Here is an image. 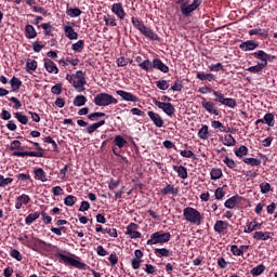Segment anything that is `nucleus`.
I'll list each match as a JSON object with an SVG mask.
<instances>
[{
    "label": "nucleus",
    "mask_w": 277,
    "mask_h": 277,
    "mask_svg": "<svg viewBox=\"0 0 277 277\" xmlns=\"http://www.w3.org/2000/svg\"><path fill=\"white\" fill-rule=\"evenodd\" d=\"M212 95L214 96L213 101H207V98L201 96V107L208 114H212L213 116H220V109H217V103L220 105H225V107H229L230 109H235L237 107V101L233 97L224 96L222 91L214 90Z\"/></svg>",
    "instance_id": "nucleus-1"
},
{
    "label": "nucleus",
    "mask_w": 277,
    "mask_h": 277,
    "mask_svg": "<svg viewBox=\"0 0 277 277\" xmlns=\"http://www.w3.org/2000/svg\"><path fill=\"white\" fill-rule=\"evenodd\" d=\"M138 68L145 70V72H153V70H160V72L168 74L170 72V67L163 63L160 58L144 60L141 64H138Z\"/></svg>",
    "instance_id": "nucleus-2"
},
{
    "label": "nucleus",
    "mask_w": 277,
    "mask_h": 277,
    "mask_svg": "<svg viewBox=\"0 0 277 277\" xmlns=\"http://www.w3.org/2000/svg\"><path fill=\"white\" fill-rule=\"evenodd\" d=\"M131 23L133 27L137 29V31H140V34H142V36H144L148 40H153V41L159 40V35H157V32H155L153 28L144 25V23L140 18L132 16Z\"/></svg>",
    "instance_id": "nucleus-3"
},
{
    "label": "nucleus",
    "mask_w": 277,
    "mask_h": 277,
    "mask_svg": "<svg viewBox=\"0 0 277 277\" xmlns=\"http://www.w3.org/2000/svg\"><path fill=\"white\" fill-rule=\"evenodd\" d=\"M183 215L186 222L194 224L195 226H200L205 222V215L195 208L187 207L183 210Z\"/></svg>",
    "instance_id": "nucleus-4"
},
{
    "label": "nucleus",
    "mask_w": 277,
    "mask_h": 277,
    "mask_svg": "<svg viewBox=\"0 0 277 277\" xmlns=\"http://www.w3.org/2000/svg\"><path fill=\"white\" fill-rule=\"evenodd\" d=\"M96 107H109V105H118V100L114 95L108 93H98L93 100Z\"/></svg>",
    "instance_id": "nucleus-5"
},
{
    "label": "nucleus",
    "mask_w": 277,
    "mask_h": 277,
    "mask_svg": "<svg viewBox=\"0 0 277 277\" xmlns=\"http://www.w3.org/2000/svg\"><path fill=\"white\" fill-rule=\"evenodd\" d=\"M172 239L170 233L163 230L153 233L150 238L147 240V246H157V243H168Z\"/></svg>",
    "instance_id": "nucleus-6"
},
{
    "label": "nucleus",
    "mask_w": 277,
    "mask_h": 277,
    "mask_svg": "<svg viewBox=\"0 0 277 277\" xmlns=\"http://www.w3.org/2000/svg\"><path fill=\"white\" fill-rule=\"evenodd\" d=\"M200 5H202V0H193L190 4L188 1H186L181 4L180 10L185 18H189V16H192V13L196 12V10Z\"/></svg>",
    "instance_id": "nucleus-7"
},
{
    "label": "nucleus",
    "mask_w": 277,
    "mask_h": 277,
    "mask_svg": "<svg viewBox=\"0 0 277 277\" xmlns=\"http://www.w3.org/2000/svg\"><path fill=\"white\" fill-rule=\"evenodd\" d=\"M55 256H57L61 261H63V263H66L67 265H71V267H76V269H87L88 268V264L76 260L74 258H70L68 255H65L64 253H55Z\"/></svg>",
    "instance_id": "nucleus-8"
},
{
    "label": "nucleus",
    "mask_w": 277,
    "mask_h": 277,
    "mask_svg": "<svg viewBox=\"0 0 277 277\" xmlns=\"http://www.w3.org/2000/svg\"><path fill=\"white\" fill-rule=\"evenodd\" d=\"M74 80L75 90H78V92H83V90H85L84 85L88 83V81H85V72L83 70L76 71V75H74Z\"/></svg>",
    "instance_id": "nucleus-9"
},
{
    "label": "nucleus",
    "mask_w": 277,
    "mask_h": 277,
    "mask_svg": "<svg viewBox=\"0 0 277 277\" xmlns=\"http://www.w3.org/2000/svg\"><path fill=\"white\" fill-rule=\"evenodd\" d=\"M153 103L158 109H162V111H164V114L170 118H172L176 111V108H174V105H172L170 102H159L158 100L154 98Z\"/></svg>",
    "instance_id": "nucleus-10"
},
{
    "label": "nucleus",
    "mask_w": 277,
    "mask_h": 277,
    "mask_svg": "<svg viewBox=\"0 0 277 277\" xmlns=\"http://www.w3.org/2000/svg\"><path fill=\"white\" fill-rule=\"evenodd\" d=\"M47 246V241L32 237L30 240V243H26V248H30V250H34V252H40Z\"/></svg>",
    "instance_id": "nucleus-11"
},
{
    "label": "nucleus",
    "mask_w": 277,
    "mask_h": 277,
    "mask_svg": "<svg viewBox=\"0 0 277 277\" xmlns=\"http://www.w3.org/2000/svg\"><path fill=\"white\" fill-rule=\"evenodd\" d=\"M116 94L122 98V101H126L127 103H138L140 97H137L135 94L122 90H117Z\"/></svg>",
    "instance_id": "nucleus-12"
},
{
    "label": "nucleus",
    "mask_w": 277,
    "mask_h": 277,
    "mask_svg": "<svg viewBox=\"0 0 277 277\" xmlns=\"http://www.w3.org/2000/svg\"><path fill=\"white\" fill-rule=\"evenodd\" d=\"M111 12L119 18V21H124V16H127V12H124V6L122 2H117L111 5Z\"/></svg>",
    "instance_id": "nucleus-13"
},
{
    "label": "nucleus",
    "mask_w": 277,
    "mask_h": 277,
    "mask_svg": "<svg viewBox=\"0 0 277 277\" xmlns=\"http://www.w3.org/2000/svg\"><path fill=\"white\" fill-rule=\"evenodd\" d=\"M267 124L268 127H274L276 124V119L274 117V113H267L264 115L263 119H258L255 121V124Z\"/></svg>",
    "instance_id": "nucleus-14"
},
{
    "label": "nucleus",
    "mask_w": 277,
    "mask_h": 277,
    "mask_svg": "<svg viewBox=\"0 0 277 277\" xmlns=\"http://www.w3.org/2000/svg\"><path fill=\"white\" fill-rule=\"evenodd\" d=\"M147 116L150 118L151 122H154L155 127H157L158 129H161V127H163V118H161V115L149 110L147 111Z\"/></svg>",
    "instance_id": "nucleus-15"
},
{
    "label": "nucleus",
    "mask_w": 277,
    "mask_h": 277,
    "mask_svg": "<svg viewBox=\"0 0 277 277\" xmlns=\"http://www.w3.org/2000/svg\"><path fill=\"white\" fill-rule=\"evenodd\" d=\"M228 226V221H216L214 224V233H217L219 235H226Z\"/></svg>",
    "instance_id": "nucleus-16"
},
{
    "label": "nucleus",
    "mask_w": 277,
    "mask_h": 277,
    "mask_svg": "<svg viewBox=\"0 0 277 277\" xmlns=\"http://www.w3.org/2000/svg\"><path fill=\"white\" fill-rule=\"evenodd\" d=\"M44 68L50 75H57L60 72L57 65L50 58L44 60Z\"/></svg>",
    "instance_id": "nucleus-17"
},
{
    "label": "nucleus",
    "mask_w": 277,
    "mask_h": 277,
    "mask_svg": "<svg viewBox=\"0 0 277 277\" xmlns=\"http://www.w3.org/2000/svg\"><path fill=\"white\" fill-rule=\"evenodd\" d=\"M261 226H263V223H259L256 221H248L247 225L243 229V233H254V230H261Z\"/></svg>",
    "instance_id": "nucleus-18"
},
{
    "label": "nucleus",
    "mask_w": 277,
    "mask_h": 277,
    "mask_svg": "<svg viewBox=\"0 0 277 277\" xmlns=\"http://www.w3.org/2000/svg\"><path fill=\"white\" fill-rule=\"evenodd\" d=\"M239 202H241V196L236 195V196H233V197L228 198L224 202V207L226 209H235L237 207V205H239Z\"/></svg>",
    "instance_id": "nucleus-19"
},
{
    "label": "nucleus",
    "mask_w": 277,
    "mask_h": 277,
    "mask_svg": "<svg viewBox=\"0 0 277 277\" xmlns=\"http://www.w3.org/2000/svg\"><path fill=\"white\" fill-rule=\"evenodd\" d=\"M13 157H44L42 151H14Z\"/></svg>",
    "instance_id": "nucleus-20"
},
{
    "label": "nucleus",
    "mask_w": 277,
    "mask_h": 277,
    "mask_svg": "<svg viewBox=\"0 0 277 277\" xmlns=\"http://www.w3.org/2000/svg\"><path fill=\"white\" fill-rule=\"evenodd\" d=\"M251 55L253 57H258V60L262 61V63H260V64H265V67L267 66V60H269V57H272L271 54L265 53V51H263V50L253 52Z\"/></svg>",
    "instance_id": "nucleus-21"
},
{
    "label": "nucleus",
    "mask_w": 277,
    "mask_h": 277,
    "mask_svg": "<svg viewBox=\"0 0 277 277\" xmlns=\"http://www.w3.org/2000/svg\"><path fill=\"white\" fill-rule=\"evenodd\" d=\"M64 32L65 37L68 38V40H77L79 38V34L75 31V28H72V26H64Z\"/></svg>",
    "instance_id": "nucleus-22"
},
{
    "label": "nucleus",
    "mask_w": 277,
    "mask_h": 277,
    "mask_svg": "<svg viewBox=\"0 0 277 277\" xmlns=\"http://www.w3.org/2000/svg\"><path fill=\"white\" fill-rule=\"evenodd\" d=\"M253 239H255V241H267L268 239H272V233H269V232H254Z\"/></svg>",
    "instance_id": "nucleus-23"
},
{
    "label": "nucleus",
    "mask_w": 277,
    "mask_h": 277,
    "mask_svg": "<svg viewBox=\"0 0 277 277\" xmlns=\"http://www.w3.org/2000/svg\"><path fill=\"white\" fill-rule=\"evenodd\" d=\"M258 48H259V43L252 40L245 41L239 45V49H241V51H254V49H258Z\"/></svg>",
    "instance_id": "nucleus-24"
},
{
    "label": "nucleus",
    "mask_w": 277,
    "mask_h": 277,
    "mask_svg": "<svg viewBox=\"0 0 277 277\" xmlns=\"http://www.w3.org/2000/svg\"><path fill=\"white\" fill-rule=\"evenodd\" d=\"M160 194L162 196H168V194H172V196H179V188L174 187V185L167 184V186L160 190Z\"/></svg>",
    "instance_id": "nucleus-25"
},
{
    "label": "nucleus",
    "mask_w": 277,
    "mask_h": 277,
    "mask_svg": "<svg viewBox=\"0 0 277 277\" xmlns=\"http://www.w3.org/2000/svg\"><path fill=\"white\" fill-rule=\"evenodd\" d=\"M154 253L156 254V256H158V259H168L169 256H172V251H170V249L167 248H156L154 249Z\"/></svg>",
    "instance_id": "nucleus-26"
},
{
    "label": "nucleus",
    "mask_w": 277,
    "mask_h": 277,
    "mask_svg": "<svg viewBox=\"0 0 277 277\" xmlns=\"http://www.w3.org/2000/svg\"><path fill=\"white\" fill-rule=\"evenodd\" d=\"M173 170H174V172L177 173V176L180 179H183V181H185V179L189 177V174L187 173V169L183 166H173Z\"/></svg>",
    "instance_id": "nucleus-27"
},
{
    "label": "nucleus",
    "mask_w": 277,
    "mask_h": 277,
    "mask_svg": "<svg viewBox=\"0 0 277 277\" xmlns=\"http://www.w3.org/2000/svg\"><path fill=\"white\" fill-rule=\"evenodd\" d=\"M37 36H38V32L36 31V28L31 24L26 25L25 37L28 40H34V38H36Z\"/></svg>",
    "instance_id": "nucleus-28"
},
{
    "label": "nucleus",
    "mask_w": 277,
    "mask_h": 277,
    "mask_svg": "<svg viewBox=\"0 0 277 277\" xmlns=\"http://www.w3.org/2000/svg\"><path fill=\"white\" fill-rule=\"evenodd\" d=\"M196 79H199V81H215V75L213 74H205V71H198L196 74Z\"/></svg>",
    "instance_id": "nucleus-29"
},
{
    "label": "nucleus",
    "mask_w": 277,
    "mask_h": 277,
    "mask_svg": "<svg viewBox=\"0 0 277 277\" xmlns=\"http://www.w3.org/2000/svg\"><path fill=\"white\" fill-rule=\"evenodd\" d=\"M220 141L223 143L224 146H235V144H237V141L230 134H225L224 136H221Z\"/></svg>",
    "instance_id": "nucleus-30"
},
{
    "label": "nucleus",
    "mask_w": 277,
    "mask_h": 277,
    "mask_svg": "<svg viewBox=\"0 0 277 277\" xmlns=\"http://www.w3.org/2000/svg\"><path fill=\"white\" fill-rule=\"evenodd\" d=\"M35 179H37V181H41L42 183H47V181H49V179H47V172H44V169L42 168L35 170Z\"/></svg>",
    "instance_id": "nucleus-31"
},
{
    "label": "nucleus",
    "mask_w": 277,
    "mask_h": 277,
    "mask_svg": "<svg viewBox=\"0 0 277 277\" xmlns=\"http://www.w3.org/2000/svg\"><path fill=\"white\" fill-rule=\"evenodd\" d=\"M11 83V88H12V92H18V90H21V85H23V81H21V79L13 77L10 80Z\"/></svg>",
    "instance_id": "nucleus-32"
},
{
    "label": "nucleus",
    "mask_w": 277,
    "mask_h": 277,
    "mask_svg": "<svg viewBox=\"0 0 277 277\" xmlns=\"http://www.w3.org/2000/svg\"><path fill=\"white\" fill-rule=\"evenodd\" d=\"M40 217V212L30 213L25 219V224L27 226H31L32 223L36 222Z\"/></svg>",
    "instance_id": "nucleus-33"
},
{
    "label": "nucleus",
    "mask_w": 277,
    "mask_h": 277,
    "mask_svg": "<svg viewBox=\"0 0 277 277\" xmlns=\"http://www.w3.org/2000/svg\"><path fill=\"white\" fill-rule=\"evenodd\" d=\"M85 103H88V97H85V95H77L74 98L75 107H83V105H85Z\"/></svg>",
    "instance_id": "nucleus-34"
},
{
    "label": "nucleus",
    "mask_w": 277,
    "mask_h": 277,
    "mask_svg": "<svg viewBox=\"0 0 277 277\" xmlns=\"http://www.w3.org/2000/svg\"><path fill=\"white\" fill-rule=\"evenodd\" d=\"M197 135L199 140H209V126H202Z\"/></svg>",
    "instance_id": "nucleus-35"
},
{
    "label": "nucleus",
    "mask_w": 277,
    "mask_h": 277,
    "mask_svg": "<svg viewBox=\"0 0 277 277\" xmlns=\"http://www.w3.org/2000/svg\"><path fill=\"white\" fill-rule=\"evenodd\" d=\"M104 22L107 27H118V23L116 22V16L114 15H105Z\"/></svg>",
    "instance_id": "nucleus-36"
},
{
    "label": "nucleus",
    "mask_w": 277,
    "mask_h": 277,
    "mask_svg": "<svg viewBox=\"0 0 277 277\" xmlns=\"http://www.w3.org/2000/svg\"><path fill=\"white\" fill-rule=\"evenodd\" d=\"M66 14L67 16H70V18H77V16H81L82 11L79 8H70L66 10Z\"/></svg>",
    "instance_id": "nucleus-37"
},
{
    "label": "nucleus",
    "mask_w": 277,
    "mask_h": 277,
    "mask_svg": "<svg viewBox=\"0 0 277 277\" xmlns=\"http://www.w3.org/2000/svg\"><path fill=\"white\" fill-rule=\"evenodd\" d=\"M114 144H115V146H118L119 148H124V146H127L128 142H127V140H124V137L122 135H117L114 138Z\"/></svg>",
    "instance_id": "nucleus-38"
},
{
    "label": "nucleus",
    "mask_w": 277,
    "mask_h": 277,
    "mask_svg": "<svg viewBox=\"0 0 277 277\" xmlns=\"http://www.w3.org/2000/svg\"><path fill=\"white\" fill-rule=\"evenodd\" d=\"M38 27H41V29H43L44 36H53V26L51 25V23H43Z\"/></svg>",
    "instance_id": "nucleus-39"
},
{
    "label": "nucleus",
    "mask_w": 277,
    "mask_h": 277,
    "mask_svg": "<svg viewBox=\"0 0 277 277\" xmlns=\"http://www.w3.org/2000/svg\"><path fill=\"white\" fill-rule=\"evenodd\" d=\"M264 68H265V64L259 63V64L255 65V66H251V67L247 68V70H248L249 72H252L253 75H256V74H259V72H263V69H264Z\"/></svg>",
    "instance_id": "nucleus-40"
},
{
    "label": "nucleus",
    "mask_w": 277,
    "mask_h": 277,
    "mask_svg": "<svg viewBox=\"0 0 277 277\" xmlns=\"http://www.w3.org/2000/svg\"><path fill=\"white\" fill-rule=\"evenodd\" d=\"M265 272V266L263 264H259L258 266L253 267L250 271V274L252 276H261V274H263Z\"/></svg>",
    "instance_id": "nucleus-41"
},
{
    "label": "nucleus",
    "mask_w": 277,
    "mask_h": 277,
    "mask_svg": "<svg viewBox=\"0 0 277 277\" xmlns=\"http://www.w3.org/2000/svg\"><path fill=\"white\" fill-rule=\"evenodd\" d=\"M222 175H223L222 169L213 168V169L210 171V176H211V180H212V181H217V180H220V177H221Z\"/></svg>",
    "instance_id": "nucleus-42"
},
{
    "label": "nucleus",
    "mask_w": 277,
    "mask_h": 277,
    "mask_svg": "<svg viewBox=\"0 0 277 277\" xmlns=\"http://www.w3.org/2000/svg\"><path fill=\"white\" fill-rule=\"evenodd\" d=\"M243 163H247L248 166L252 167H259L261 166V159L259 158H243Z\"/></svg>",
    "instance_id": "nucleus-43"
},
{
    "label": "nucleus",
    "mask_w": 277,
    "mask_h": 277,
    "mask_svg": "<svg viewBox=\"0 0 277 277\" xmlns=\"http://www.w3.org/2000/svg\"><path fill=\"white\" fill-rule=\"evenodd\" d=\"M84 47H85V41L79 40L78 42L72 43L71 50L76 51L78 53H81V51H83Z\"/></svg>",
    "instance_id": "nucleus-44"
},
{
    "label": "nucleus",
    "mask_w": 277,
    "mask_h": 277,
    "mask_svg": "<svg viewBox=\"0 0 277 277\" xmlns=\"http://www.w3.org/2000/svg\"><path fill=\"white\" fill-rule=\"evenodd\" d=\"M14 117L18 122H21V124H27V122H29V117H27V115H23V113H15Z\"/></svg>",
    "instance_id": "nucleus-45"
},
{
    "label": "nucleus",
    "mask_w": 277,
    "mask_h": 277,
    "mask_svg": "<svg viewBox=\"0 0 277 277\" xmlns=\"http://www.w3.org/2000/svg\"><path fill=\"white\" fill-rule=\"evenodd\" d=\"M76 202H77V197L72 195H68L64 199V205H66V207H75Z\"/></svg>",
    "instance_id": "nucleus-46"
},
{
    "label": "nucleus",
    "mask_w": 277,
    "mask_h": 277,
    "mask_svg": "<svg viewBox=\"0 0 277 277\" xmlns=\"http://www.w3.org/2000/svg\"><path fill=\"white\" fill-rule=\"evenodd\" d=\"M249 36H264L266 38L267 30L261 28L251 29L249 30Z\"/></svg>",
    "instance_id": "nucleus-47"
},
{
    "label": "nucleus",
    "mask_w": 277,
    "mask_h": 277,
    "mask_svg": "<svg viewBox=\"0 0 277 277\" xmlns=\"http://www.w3.org/2000/svg\"><path fill=\"white\" fill-rule=\"evenodd\" d=\"M223 163H225L229 170H235L237 168V162H235V160L230 159L228 156L223 159Z\"/></svg>",
    "instance_id": "nucleus-48"
},
{
    "label": "nucleus",
    "mask_w": 277,
    "mask_h": 277,
    "mask_svg": "<svg viewBox=\"0 0 277 277\" xmlns=\"http://www.w3.org/2000/svg\"><path fill=\"white\" fill-rule=\"evenodd\" d=\"M105 113H91L90 115H88V119L91 120V122H95V120H98V118H105Z\"/></svg>",
    "instance_id": "nucleus-49"
},
{
    "label": "nucleus",
    "mask_w": 277,
    "mask_h": 277,
    "mask_svg": "<svg viewBox=\"0 0 277 277\" xmlns=\"http://www.w3.org/2000/svg\"><path fill=\"white\" fill-rule=\"evenodd\" d=\"M236 157H246L248 155V148L245 145H241L238 149L235 150Z\"/></svg>",
    "instance_id": "nucleus-50"
},
{
    "label": "nucleus",
    "mask_w": 277,
    "mask_h": 277,
    "mask_svg": "<svg viewBox=\"0 0 277 277\" xmlns=\"http://www.w3.org/2000/svg\"><path fill=\"white\" fill-rule=\"evenodd\" d=\"M26 68L27 70L36 71V68H38V62L36 60H28L26 62Z\"/></svg>",
    "instance_id": "nucleus-51"
},
{
    "label": "nucleus",
    "mask_w": 277,
    "mask_h": 277,
    "mask_svg": "<svg viewBox=\"0 0 277 277\" xmlns=\"http://www.w3.org/2000/svg\"><path fill=\"white\" fill-rule=\"evenodd\" d=\"M156 88H158V90H168V88H170V84L168 83V80H158L156 82Z\"/></svg>",
    "instance_id": "nucleus-52"
},
{
    "label": "nucleus",
    "mask_w": 277,
    "mask_h": 277,
    "mask_svg": "<svg viewBox=\"0 0 277 277\" xmlns=\"http://www.w3.org/2000/svg\"><path fill=\"white\" fill-rule=\"evenodd\" d=\"M224 196H226V192H224L223 187H219L215 189V192H214L215 200H222V198H224Z\"/></svg>",
    "instance_id": "nucleus-53"
},
{
    "label": "nucleus",
    "mask_w": 277,
    "mask_h": 277,
    "mask_svg": "<svg viewBox=\"0 0 277 277\" xmlns=\"http://www.w3.org/2000/svg\"><path fill=\"white\" fill-rule=\"evenodd\" d=\"M172 92H181L183 90V80H176L171 87Z\"/></svg>",
    "instance_id": "nucleus-54"
},
{
    "label": "nucleus",
    "mask_w": 277,
    "mask_h": 277,
    "mask_svg": "<svg viewBox=\"0 0 277 277\" xmlns=\"http://www.w3.org/2000/svg\"><path fill=\"white\" fill-rule=\"evenodd\" d=\"M140 228V225L136 223H130L126 228V235H130L131 233H135Z\"/></svg>",
    "instance_id": "nucleus-55"
},
{
    "label": "nucleus",
    "mask_w": 277,
    "mask_h": 277,
    "mask_svg": "<svg viewBox=\"0 0 277 277\" xmlns=\"http://www.w3.org/2000/svg\"><path fill=\"white\" fill-rule=\"evenodd\" d=\"M230 252H232V254H234V256H243V253H242L240 247H238L237 245H233L230 247Z\"/></svg>",
    "instance_id": "nucleus-56"
},
{
    "label": "nucleus",
    "mask_w": 277,
    "mask_h": 277,
    "mask_svg": "<svg viewBox=\"0 0 277 277\" xmlns=\"http://www.w3.org/2000/svg\"><path fill=\"white\" fill-rule=\"evenodd\" d=\"M10 256H12V259H15V261H23V254H21V251L16 249L11 250Z\"/></svg>",
    "instance_id": "nucleus-57"
},
{
    "label": "nucleus",
    "mask_w": 277,
    "mask_h": 277,
    "mask_svg": "<svg viewBox=\"0 0 277 277\" xmlns=\"http://www.w3.org/2000/svg\"><path fill=\"white\" fill-rule=\"evenodd\" d=\"M51 233H53L54 235H57L58 237H62V233H66L67 228L64 226L61 227H51Z\"/></svg>",
    "instance_id": "nucleus-58"
},
{
    "label": "nucleus",
    "mask_w": 277,
    "mask_h": 277,
    "mask_svg": "<svg viewBox=\"0 0 277 277\" xmlns=\"http://www.w3.org/2000/svg\"><path fill=\"white\" fill-rule=\"evenodd\" d=\"M260 189L262 194H269L272 189V185L267 182H264L260 185Z\"/></svg>",
    "instance_id": "nucleus-59"
},
{
    "label": "nucleus",
    "mask_w": 277,
    "mask_h": 277,
    "mask_svg": "<svg viewBox=\"0 0 277 277\" xmlns=\"http://www.w3.org/2000/svg\"><path fill=\"white\" fill-rule=\"evenodd\" d=\"M16 200H18L22 205H29V201L31 200V198L29 197V195H21L16 198Z\"/></svg>",
    "instance_id": "nucleus-60"
},
{
    "label": "nucleus",
    "mask_w": 277,
    "mask_h": 277,
    "mask_svg": "<svg viewBox=\"0 0 277 277\" xmlns=\"http://www.w3.org/2000/svg\"><path fill=\"white\" fill-rule=\"evenodd\" d=\"M119 185H120V180L111 179L108 183V189H110V192H114V189H116Z\"/></svg>",
    "instance_id": "nucleus-61"
},
{
    "label": "nucleus",
    "mask_w": 277,
    "mask_h": 277,
    "mask_svg": "<svg viewBox=\"0 0 277 277\" xmlns=\"http://www.w3.org/2000/svg\"><path fill=\"white\" fill-rule=\"evenodd\" d=\"M14 181L12 177H3V175H0V187H5V185H10Z\"/></svg>",
    "instance_id": "nucleus-62"
},
{
    "label": "nucleus",
    "mask_w": 277,
    "mask_h": 277,
    "mask_svg": "<svg viewBox=\"0 0 277 277\" xmlns=\"http://www.w3.org/2000/svg\"><path fill=\"white\" fill-rule=\"evenodd\" d=\"M51 92H52V94L60 96V94H62V84L57 83V84L53 85L51 89Z\"/></svg>",
    "instance_id": "nucleus-63"
},
{
    "label": "nucleus",
    "mask_w": 277,
    "mask_h": 277,
    "mask_svg": "<svg viewBox=\"0 0 277 277\" xmlns=\"http://www.w3.org/2000/svg\"><path fill=\"white\" fill-rule=\"evenodd\" d=\"M116 62H117V66L122 68L129 64V58L122 56V57L117 58Z\"/></svg>",
    "instance_id": "nucleus-64"
}]
</instances>
